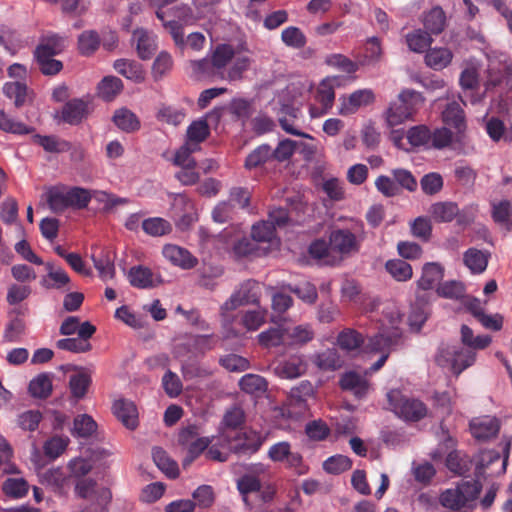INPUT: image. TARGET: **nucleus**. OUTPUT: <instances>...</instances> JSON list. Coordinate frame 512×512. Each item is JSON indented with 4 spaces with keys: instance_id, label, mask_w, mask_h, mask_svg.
Returning <instances> with one entry per match:
<instances>
[{
    "instance_id": "obj_1",
    "label": "nucleus",
    "mask_w": 512,
    "mask_h": 512,
    "mask_svg": "<svg viewBox=\"0 0 512 512\" xmlns=\"http://www.w3.org/2000/svg\"><path fill=\"white\" fill-rule=\"evenodd\" d=\"M423 104L424 98L421 93L411 89L403 90L386 111L388 125L393 127L412 119Z\"/></svg>"
},
{
    "instance_id": "obj_2",
    "label": "nucleus",
    "mask_w": 512,
    "mask_h": 512,
    "mask_svg": "<svg viewBox=\"0 0 512 512\" xmlns=\"http://www.w3.org/2000/svg\"><path fill=\"white\" fill-rule=\"evenodd\" d=\"M477 353L469 348L457 345H445L438 349L435 362L442 368H447L455 376L474 365Z\"/></svg>"
},
{
    "instance_id": "obj_3",
    "label": "nucleus",
    "mask_w": 512,
    "mask_h": 512,
    "mask_svg": "<svg viewBox=\"0 0 512 512\" xmlns=\"http://www.w3.org/2000/svg\"><path fill=\"white\" fill-rule=\"evenodd\" d=\"M387 398L393 412L405 421L418 422L427 415V406L418 399L403 396L396 390L390 391Z\"/></svg>"
},
{
    "instance_id": "obj_4",
    "label": "nucleus",
    "mask_w": 512,
    "mask_h": 512,
    "mask_svg": "<svg viewBox=\"0 0 512 512\" xmlns=\"http://www.w3.org/2000/svg\"><path fill=\"white\" fill-rule=\"evenodd\" d=\"M364 239V225L360 223L354 232L349 229L333 230L329 236V243L333 251L341 255H350L359 252Z\"/></svg>"
},
{
    "instance_id": "obj_5",
    "label": "nucleus",
    "mask_w": 512,
    "mask_h": 512,
    "mask_svg": "<svg viewBox=\"0 0 512 512\" xmlns=\"http://www.w3.org/2000/svg\"><path fill=\"white\" fill-rule=\"evenodd\" d=\"M401 340V329L387 330L386 326L381 324L378 332L364 343V350L367 353L390 354Z\"/></svg>"
},
{
    "instance_id": "obj_6",
    "label": "nucleus",
    "mask_w": 512,
    "mask_h": 512,
    "mask_svg": "<svg viewBox=\"0 0 512 512\" xmlns=\"http://www.w3.org/2000/svg\"><path fill=\"white\" fill-rule=\"evenodd\" d=\"M259 283L249 279L240 284L239 288L232 293L221 306L222 313L233 311L240 306L257 304L259 301Z\"/></svg>"
},
{
    "instance_id": "obj_7",
    "label": "nucleus",
    "mask_w": 512,
    "mask_h": 512,
    "mask_svg": "<svg viewBox=\"0 0 512 512\" xmlns=\"http://www.w3.org/2000/svg\"><path fill=\"white\" fill-rule=\"evenodd\" d=\"M268 458L273 462L285 463L286 467L294 469L299 475L306 472L302 455L292 451L291 445L287 441L273 444L268 450Z\"/></svg>"
},
{
    "instance_id": "obj_8",
    "label": "nucleus",
    "mask_w": 512,
    "mask_h": 512,
    "mask_svg": "<svg viewBox=\"0 0 512 512\" xmlns=\"http://www.w3.org/2000/svg\"><path fill=\"white\" fill-rule=\"evenodd\" d=\"M264 438L254 430L238 433L230 442V449L238 456H248L256 453L262 446Z\"/></svg>"
},
{
    "instance_id": "obj_9",
    "label": "nucleus",
    "mask_w": 512,
    "mask_h": 512,
    "mask_svg": "<svg viewBox=\"0 0 512 512\" xmlns=\"http://www.w3.org/2000/svg\"><path fill=\"white\" fill-rule=\"evenodd\" d=\"M313 395V387L310 382L302 381L297 387L290 390L287 405L290 413L295 416H303L308 410L307 400Z\"/></svg>"
},
{
    "instance_id": "obj_10",
    "label": "nucleus",
    "mask_w": 512,
    "mask_h": 512,
    "mask_svg": "<svg viewBox=\"0 0 512 512\" xmlns=\"http://www.w3.org/2000/svg\"><path fill=\"white\" fill-rule=\"evenodd\" d=\"M460 102L453 100L445 105L442 111V121L452 128H454L457 134L462 135L466 130V118L465 112L462 108V104L466 105V100L460 96Z\"/></svg>"
},
{
    "instance_id": "obj_11",
    "label": "nucleus",
    "mask_w": 512,
    "mask_h": 512,
    "mask_svg": "<svg viewBox=\"0 0 512 512\" xmlns=\"http://www.w3.org/2000/svg\"><path fill=\"white\" fill-rule=\"evenodd\" d=\"M91 112L90 102L74 98L65 103L61 111V119L70 125L80 124Z\"/></svg>"
},
{
    "instance_id": "obj_12",
    "label": "nucleus",
    "mask_w": 512,
    "mask_h": 512,
    "mask_svg": "<svg viewBox=\"0 0 512 512\" xmlns=\"http://www.w3.org/2000/svg\"><path fill=\"white\" fill-rule=\"evenodd\" d=\"M340 100L339 114L346 116L355 113L362 106L373 103L375 96L371 89H360Z\"/></svg>"
},
{
    "instance_id": "obj_13",
    "label": "nucleus",
    "mask_w": 512,
    "mask_h": 512,
    "mask_svg": "<svg viewBox=\"0 0 512 512\" xmlns=\"http://www.w3.org/2000/svg\"><path fill=\"white\" fill-rule=\"evenodd\" d=\"M307 370V363L301 355H293L280 361L275 367V374L282 379H295L303 375Z\"/></svg>"
},
{
    "instance_id": "obj_14",
    "label": "nucleus",
    "mask_w": 512,
    "mask_h": 512,
    "mask_svg": "<svg viewBox=\"0 0 512 512\" xmlns=\"http://www.w3.org/2000/svg\"><path fill=\"white\" fill-rule=\"evenodd\" d=\"M113 413L126 428L134 430L138 426V410L132 401L126 399L115 401Z\"/></svg>"
},
{
    "instance_id": "obj_15",
    "label": "nucleus",
    "mask_w": 512,
    "mask_h": 512,
    "mask_svg": "<svg viewBox=\"0 0 512 512\" xmlns=\"http://www.w3.org/2000/svg\"><path fill=\"white\" fill-rule=\"evenodd\" d=\"M162 253L163 256L173 265L179 266L183 269H191L195 267L198 262L197 258H195L187 249L177 245H165Z\"/></svg>"
},
{
    "instance_id": "obj_16",
    "label": "nucleus",
    "mask_w": 512,
    "mask_h": 512,
    "mask_svg": "<svg viewBox=\"0 0 512 512\" xmlns=\"http://www.w3.org/2000/svg\"><path fill=\"white\" fill-rule=\"evenodd\" d=\"M500 429L499 421L495 417H483L470 423V431L478 440H487L495 437Z\"/></svg>"
},
{
    "instance_id": "obj_17",
    "label": "nucleus",
    "mask_w": 512,
    "mask_h": 512,
    "mask_svg": "<svg viewBox=\"0 0 512 512\" xmlns=\"http://www.w3.org/2000/svg\"><path fill=\"white\" fill-rule=\"evenodd\" d=\"M128 280L131 286L139 289L152 288L161 282L158 278H155L150 268L142 265L130 268L128 272Z\"/></svg>"
},
{
    "instance_id": "obj_18",
    "label": "nucleus",
    "mask_w": 512,
    "mask_h": 512,
    "mask_svg": "<svg viewBox=\"0 0 512 512\" xmlns=\"http://www.w3.org/2000/svg\"><path fill=\"white\" fill-rule=\"evenodd\" d=\"M444 276V268L436 262H428L422 268V275L417 281L421 290H431L440 283Z\"/></svg>"
},
{
    "instance_id": "obj_19",
    "label": "nucleus",
    "mask_w": 512,
    "mask_h": 512,
    "mask_svg": "<svg viewBox=\"0 0 512 512\" xmlns=\"http://www.w3.org/2000/svg\"><path fill=\"white\" fill-rule=\"evenodd\" d=\"M132 41L136 43L137 54L143 60L150 59L156 51L155 39L145 29H136L133 32Z\"/></svg>"
},
{
    "instance_id": "obj_20",
    "label": "nucleus",
    "mask_w": 512,
    "mask_h": 512,
    "mask_svg": "<svg viewBox=\"0 0 512 512\" xmlns=\"http://www.w3.org/2000/svg\"><path fill=\"white\" fill-rule=\"evenodd\" d=\"M49 209L53 213H62L69 208L68 188L65 186H52L45 193Z\"/></svg>"
},
{
    "instance_id": "obj_21",
    "label": "nucleus",
    "mask_w": 512,
    "mask_h": 512,
    "mask_svg": "<svg viewBox=\"0 0 512 512\" xmlns=\"http://www.w3.org/2000/svg\"><path fill=\"white\" fill-rule=\"evenodd\" d=\"M340 387L343 390L351 391L356 398L361 399L366 396L369 384L366 379L356 372H347L340 379Z\"/></svg>"
},
{
    "instance_id": "obj_22",
    "label": "nucleus",
    "mask_w": 512,
    "mask_h": 512,
    "mask_svg": "<svg viewBox=\"0 0 512 512\" xmlns=\"http://www.w3.org/2000/svg\"><path fill=\"white\" fill-rule=\"evenodd\" d=\"M237 50L231 44H218L211 54L212 67L217 73L222 75L226 70L227 65L235 57Z\"/></svg>"
},
{
    "instance_id": "obj_23",
    "label": "nucleus",
    "mask_w": 512,
    "mask_h": 512,
    "mask_svg": "<svg viewBox=\"0 0 512 512\" xmlns=\"http://www.w3.org/2000/svg\"><path fill=\"white\" fill-rule=\"evenodd\" d=\"M231 65L225 72H222V79L228 80L229 82L239 81L243 78V75L251 65V58L246 54L237 51L235 57L230 62Z\"/></svg>"
},
{
    "instance_id": "obj_24",
    "label": "nucleus",
    "mask_w": 512,
    "mask_h": 512,
    "mask_svg": "<svg viewBox=\"0 0 512 512\" xmlns=\"http://www.w3.org/2000/svg\"><path fill=\"white\" fill-rule=\"evenodd\" d=\"M299 110L292 105L284 104L281 106L279 112H278V121L281 126V128L292 135L295 136H301L308 139H313L312 136H310L307 133L300 132L299 130L295 129L293 126V120L297 118Z\"/></svg>"
},
{
    "instance_id": "obj_25",
    "label": "nucleus",
    "mask_w": 512,
    "mask_h": 512,
    "mask_svg": "<svg viewBox=\"0 0 512 512\" xmlns=\"http://www.w3.org/2000/svg\"><path fill=\"white\" fill-rule=\"evenodd\" d=\"M47 275L41 280L46 289H63L70 283V277L62 268H54L53 264L46 263Z\"/></svg>"
},
{
    "instance_id": "obj_26",
    "label": "nucleus",
    "mask_w": 512,
    "mask_h": 512,
    "mask_svg": "<svg viewBox=\"0 0 512 512\" xmlns=\"http://www.w3.org/2000/svg\"><path fill=\"white\" fill-rule=\"evenodd\" d=\"M113 66L119 74L135 83H141L145 79L142 65L136 61L118 59L114 62Z\"/></svg>"
},
{
    "instance_id": "obj_27",
    "label": "nucleus",
    "mask_w": 512,
    "mask_h": 512,
    "mask_svg": "<svg viewBox=\"0 0 512 512\" xmlns=\"http://www.w3.org/2000/svg\"><path fill=\"white\" fill-rule=\"evenodd\" d=\"M92 260L101 279L108 280L114 277V257L109 251L100 250L98 253H93Z\"/></svg>"
},
{
    "instance_id": "obj_28",
    "label": "nucleus",
    "mask_w": 512,
    "mask_h": 512,
    "mask_svg": "<svg viewBox=\"0 0 512 512\" xmlns=\"http://www.w3.org/2000/svg\"><path fill=\"white\" fill-rule=\"evenodd\" d=\"M114 124L122 131L131 133L140 129V120L135 113L127 108H121L114 112Z\"/></svg>"
},
{
    "instance_id": "obj_29",
    "label": "nucleus",
    "mask_w": 512,
    "mask_h": 512,
    "mask_svg": "<svg viewBox=\"0 0 512 512\" xmlns=\"http://www.w3.org/2000/svg\"><path fill=\"white\" fill-rule=\"evenodd\" d=\"M429 212L437 222H451L458 216L459 207L455 202H437L431 205Z\"/></svg>"
},
{
    "instance_id": "obj_30",
    "label": "nucleus",
    "mask_w": 512,
    "mask_h": 512,
    "mask_svg": "<svg viewBox=\"0 0 512 512\" xmlns=\"http://www.w3.org/2000/svg\"><path fill=\"white\" fill-rule=\"evenodd\" d=\"M405 42L412 52L423 53L431 46L433 39L427 31L415 29L405 35Z\"/></svg>"
},
{
    "instance_id": "obj_31",
    "label": "nucleus",
    "mask_w": 512,
    "mask_h": 512,
    "mask_svg": "<svg viewBox=\"0 0 512 512\" xmlns=\"http://www.w3.org/2000/svg\"><path fill=\"white\" fill-rule=\"evenodd\" d=\"M452 58L453 53L450 49L444 47L432 48L426 52L425 63L434 70H442L451 63Z\"/></svg>"
},
{
    "instance_id": "obj_32",
    "label": "nucleus",
    "mask_w": 512,
    "mask_h": 512,
    "mask_svg": "<svg viewBox=\"0 0 512 512\" xmlns=\"http://www.w3.org/2000/svg\"><path fill=\"white\" fill-rule=\"evenodd\" d=\"M65 48V38L57 34L44 37L36 47L34 54L53 57L60 54Z\"/></svg>"
},
{
    "instance_id": "obj_33",
    "label": "nucleus",
    "mask_w": 512,
    "mask_h": 512,
    "mask_svg": "<svg viewBox=\"0 0 512 512\" xmlns=\"http://www.w3.org/2000/svg\"><path fill=\"white\" fill-rule=\"evenodd\" d=\"M152 457L156 466L169 478L175 479L179 476L177 463L168 456L164 449L161 447H154L152 450Z\"/></svg>"
},
{
    "instance_id": "obj_34",
    "label": "nucleus",
    "mask_w": 512,
    "mask_h": 512,
    "mask_svg": "<svg viewBox=\"0 0 512 512\" xmlns=\"http://www.w3.org/2000/svg\"><path fill=\"white\" fill-rule=\"evenodd\" d=\"M156 17L162 22L164 29L170 34L175 45L180 48H185V38H184V30L183 25L179 21L176 20H167L166 13L162 10L156 11Z\"/></svg>"
},
{
    "instance_id": "obj_35",
    "label": "nucleus",
    "mask_w": 512,
    "mask_h": 512,
    "mask_svg": "<svg viewBox=\"0 0 512 512\" xmlns=\"http://www.w3.org/2000/svg\"><path fill=\"white\" fill-rule=\"evenodd\" d=\"M334 99L335 92L333 85L329 80L322 81L316 94V100L322 105L321 114L327 113L329 109L332 108ZM310 112L312 117H317L320 115V113L316 112L315 108H311Z\"/></svg>"
},
{
    "instance_id": "obj_36",
    "label": "nucleus",
    "mask_w": 512,
    "mask_h": 512,
    "mask_svg": "<svg viewBox=\"0 0 512 512\" xmlns=\"http://www.w3.org/2000/svg\"><path fill=\"white\" fill-rule=\"evenodd\" d=\"M487 72V89L489 87H496L502 83L505 76H512V61L505 59L502 63H499L498 66L495 65L494 61H491Z\"/></svg>"
},
{
    "instance_id": "obj_37",
    "label": "nucleus",
    "mask_w": 512,
    "mask_h": 512,
    "mask_svg": "<svg viewBox=\"0 0 512 512\" xmlns=\"http://www.w3.org/2000/svg\"><path fill=\"white\" fill-rule=\"evenodd\" d=\"M30 485L23 477H9L2 483L3 493L11 499H21L29 492Z\"/></svg>"
},
{
    "instance_id": "obj_38",
    "label": "nucleus",
    "mask_w": 512,
    "mask_h": 512,
    "mask_svg": "<svg viewBox=\"0 0 512 512\" xmlns=\"http://www.w3.org/2000/svg\"><path fill=\"white\" fill-rule=\"evenodd\" d=\"M446 24V16L442 8L434 7L423 17V25L428 33L440 34Z\"/></svg>"
},
{
    "instance_id": "obj_39",
    "label": "nucleus",
    "mask_w": 512,
    "mask_h": 512,
    "mask_svg": "<svg viewBox=\"0 0 512 512\" xmlns=\"http://www.w3.org/2000/svg\"><path fill=\"white\" fill-rule=\"evenodd\" d=\"M185 117L186 111L184 108L166 104H162L156 113L158 121L173 126L180 125L184 121Z\"/></svg>"
},
{
    "instance_id": "obj_40",
    "label": "nucleus",
    "mask_w": 512,
    "mask_h": 512,
    "mask_svg": "<svg viewBox=\"0 0 512 512\" xmlns=\"http://www.w3.org/2000/svg\"><path fill=\"white\" fill-rule=\"evenodd\" d=\"M364 343V336L352 328L342 330L337 336L338 346L348 352L360 348Z\"/></svg>"
},
{
    "instance_id": "obj_41",
    "label": "nucleus",
    "mask_w": 512,
    "mask_h": 512,
    "mask_svg": "<svg viewBox=\"0 0 512 512\" xmlns=\"http://www.w3.org/2000/svg\"><path fill=\"white\" fill-rule=\"evenodd\" d=\"M460 85L464 90V97H467V93H470V103L477 104L481 101V96L474 95L473 90L478 87V73L475 68H466L461 72Z\"/></svg>"
},
{
    "instance_id": "obj_42",
    "label": "nucleus",
    "mask_w": 512,
    "mask_h": 512,
    "mask_svg": "<svg viewBox=\"0 0 512 512\" xmlns=\"http://www.w3.org/2000/svg\"><path fill=\"white\" fill-rule=\"evenodd\" d=\"M385 269L398 282H406L413 276L412 266L402 259L388 260Z\"/></svg>"
},
{
    "instance_id": "obj_43",
    "label": "nucleus",
    "mask_w": 512,
    "mask_h": 512,
    "mask_svg": "<svg viewBox=\"0 0 512 512\" xmlns=\"http://www.w3.org/2000/svg\"><path fill=\"white\" fill-rule=\"evenodd\" d=\"M309 254L312 258L319 260L325 265H334L336 258L331 255L330 243L324 239H316L309 246Z\"/></svg>"
},
{
    "instance_id": "obj_44",
    "label": "nucleus",
    "mask_w": 512,
    "mask_h": 512,
    "mask_svg": "<svg viewBox=\"0 0 512 512\" xmlns=\"http://www.w3.org/2000/svg\"><path fill=\"white\" fill-rule=\"evenodd\" d=\"M98 95L104 101H112L123 89L121 79L115 76H106L98 84Z\"/></svg>"
},
{
    "instance_id": "obj_45",
    "label": "nucleus",
    "mask_w": 512,
    "mask_h": 512,
    "mask_svg": "<svg viewBox=\"0 0 512 512\" xmlns=\"http://www.w3.org/2000/svg\"><path fill=\"white\" fill-rule=\"evenodd\" d=\"M0 130L15 135H27L33 133L35 129L23 122L16 121L3 109H0Z\"/></svg>"
},
{
    "instance_id": "obj_46",
    "label": "nucleus",
    "mask_w": 512,
    "mask_h": 512,
    "mask_svg": "<svg viewBox=\"0 0 512 512\" xmlns=\"http://www.w3.org/2000/svg\"><path fill=\"white\" fill-rule=\"evenodd\" d=\"M465 265L474 274L484 272L488 265V256L481 250L470 248L464 253L463 257Z\"/></svg>"
},
{
    "instance_id": "obj_47",
    "label": "nucleus",
    "mask_w": 512,
    "mask_h": 512,
    "mask_svg": "<svg viewBox=\"0 0 512 512\" xmlns=\"http://www.w3.org/2000/svg\"><path fill=\"white\" fill-rule=\"evenodd\" d=\"M214 436L212 437H199L186 446L187 455L183 460V466L187 467L193 463L208 447L212 444Z\"/></svg>"
},
{
    "instance_id": "obj_48",
    "label": "nucleus",
    "mask_w": 512,
    "mask_h": 512,
    "mask_svg": "<svg viewBox=\"0 0 512 512\" xmlns=\"http://www.w3.org/2000/svg\"><path fill=\"white\" fill-rule=\"evenodd\" d=\"M314 330L309 324H300L285 329L286 339L290 344L303 345L310 342L314 338Z\"/></svg>"
},
{
    "instance_id": "obj_49",
    "label": "nucleus",
    "mask_w": 512,
    "mask_h": 512,
    "mask_svg": "<svg viewBox=\"0 0 512 512\" xmlns=\"http://www.w3.org/2000/svg\"><path fill=\"white\" fill-rule=\"evenodd\" d=\"M97 430V423L88 414H80L74 418L72 434L80 438H88Z\"/></svg>"
},
{
    "instance_id": "obj_50",
    "label": "nucleus",
    "mask_w": 512,
    "mask_h": 512,
    "mask_svg": "<svg viewBox=\"0 0 512 512\" xmlns=\"http://www.w3.org/2000/svg\"><path fill=\"white\" fill-rule=\"evenodd\" d=\"M4 95L14 100V105L17 108L22 107L28 96V88L25 83L16 81V82H7L3 86Z\"/></svg>"
},
{
    "instance_id": "obj_51",
    "label": "nucleus",
    "mask_w": 512,
    "mask_h": 512,
    "mask_svg": "<svg viewBox=\"0 0 512 512\" xmlns=\"http://www.w3.org/2000/svg\"><path fill=\"white\" fill-rule=\"evenodd\" d=\"M29 392L33 397L45 399L52 392V381L47 374H39L29 383Z\"/></svg>"
},
{
    "instance_id": "obj_52",
    "label": "nucleus",
    "mask_w": 512,
    "mask_h": 512,
    "mask_svg": "<svg viewBox=\"0 0 512 512\" xmlns=\"http://www.w3.org/2000/svg\"><path fill=\"white\" fill-rule=\"evenodd\" d=\"M242 391L249 394H261L267 390L268 383L266 379L256 374H246L239 381Z\"/></svg>"
},
{
    "instance_id": "obj_53",
    "label": "nucleus",
    "mask_w": 512,
    "mask_h": 512,
    "mask_svg": "<svg viewBox=\"0 0 512 512\" xmlns=\"http://www.w3.org/2000/svg\"><path fill=\"white\" fill-rule=\"evenodd\" d=\"M187 145L190 143L199 144L205 141L210 135V129L205 119L193 121L187 128Z\"/></svg>"
},
{
    "instance_id": "obj_54",
    "label": "nucleus",
    "mask_w": 512,
    "mask_h": 512,
    "mask_svg": "<svg viewBox=\"0 0 512 512\" xmlns=\"http://www.w3.org/2000/svg\"><path fill=\"white\" fill-rule=\"evenodd\" d=\"M272 158V148L268 144H262L258 147H256L247 157L245 160V168L247 169H253L257 168Z\"/></svg>"
},
{
    "instance_id": "obj_55",
    "label": "nucleus",
    "mask_w": 512,
    "mask_h": 512,
    "mask_svg": "<svg viewBox=\"0 0 512 512\" xmlns=\"http://www.w3.org/2000/svg\"><path fill=\"white\" fill-rule=\"evenodd\" d=\"M100 45L99 34L95 30H86L78 37V49L84 56L92 55Z\"/></svg>"
},
{
    "instance_id": "obj_56",
    "label": "nucleus",
    "mask_w": 512,
    "mask_h": 512,
    "mask_svg": "<svg viewBox=\"0 0 512 512\" xmlns=\"http://www.w3.org/2000/svg\"><path fill=\"white\" fill-rule=\"evenodd\" d=\"M142 229L148 235L159 237L169 234L172 231V226L163 218L152 217L142 222Z\"/></svg>"
},
{
    "instance_id": "obj_57",
    "label": "nucleus",
    "mask_w": 512,
    "mask_h": 512,
    "mask_svg": "<svg viewBox=\"0 0 512 512\" xmlns=\"http://www.w3.org/2000/svg\"><path fill=\"white\" fill-rule=\"evenodd\" d=\"M407 140L413 147L429 148L431 141V130L426 125H416L407 131Z\"/></svg>"
},
{
    "instance_id": "obj_58",
    "label": "nucleus",
    "mask_w": 512,
    "mask_h": 512,
    "mask_svg": "<svg viewBox=\"0 0 512 512\" xmlns=\"http://www.w3.org/2000/svg\"><path fill=\"white\" fill-rule=\"evenodd\" d=\"M316 365L327 371H334L342 366V359L336 349H326L316 356Z\"/></svg>"
},
{
    "instance_id": "obj_59",
    "label": "nucleus",
    "mask_w": 512,
    "mask_h": 512,
    "mask_svg": "<svg viewBox=\"0 0 512 512\" xmlns=\"http://www.w3.org/2000/svg\"><path fill=\"white\" fill-rule=\"evenodd\" d=\"M34 142L50 153H60L69 150L70 144L65 140H60L55 136H42L36 134L33 136Z\"/></svg>"
},
{
    "instance_id": "obj_60",
    "label": "nucleus",
    "mask_w": 512,
    "mask_h": 512,
    "mask_svg": "<svg viewBox=\"0 0 512 512\" xmlns=\"http://www.w3.org/2000/svg\"><path fill=\"white\" fill-rule=\"evenodd\" d=\"M69 442L68 437L55 435L45 441L43 445L44 454L54 460L67 449Z\"/></svg>"
},
{
    "instance_id": "obj_61",
    "label": "nucleus",
    "mask_w": 512,
    "mask_h": 512,
    "mask_svg": "<svg viewBox=\"0 0 512 512\" xmlns=\"http://www.w3.org/2000/svg\"><path fill=\"white\" fill-rule=\"evenodd\" d=\"M281 40L283 43L294 49H301L307 43V38L304 33L296 26H289L281 33Z\"/></svg>"
},
{
    "instance_id": "obj_62",
    "label": "nucleus",
    "mask_w": 512,
    "mask_h": 512,
    "mask_svg": "<svg viewBox=\"0 0 512 512\" xmlns=\"http://www.w3.org/2000/svg\"><path fill=\"white\" fill-rule=\"evenodd\" d=\"M91 384V377L86 373L72 375L69 380L71 394L76 399H82Z\"/></svg>"
},
{
    "instance_id": "obj_63",
    "label": "nucleus",
    "mask_w": 512,
    "mask_h": 512,
    "mask_svg": "<svg viewBox=\"0 0 512 512\" xmlns=\"http://www.w3.org/2000/svg\"><path fill=\"white\" fill-rule=\"evenodd\" d=\"M285 339V329L280 328H270L258 335L259 344L264 348L277 347L283 344Z\"/></svg>"
},
{
    "instance_id": "obj_64",
    "label": "nucleus",
    "mask_w": 512,
    "mask_h": 512,
    "mask_svg": "<svg viewBox=\"0 0 512 512\" xmlns=\"http://www.w3.org/2000/svg\"><path fill=\"white\" fill-rule=\"evenodd\" d=\"M173 67V59L170 53L162 51L153 62L152 75L157 81L162 79Z\"/></svg>"
}]
</instances>
